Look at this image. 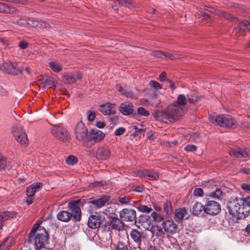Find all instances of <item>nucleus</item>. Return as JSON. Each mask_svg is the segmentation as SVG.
Here are the masks:
<instances>
[{
	"label": "nucleus",
	"mask_w": 250,
	"mask_h": 250,
	"mask_svg": "<svg viewBox=\"0 0 250 250\" xmlns=\"http://www.w3.org/2000/svg\"><path fill=\"white\" fill-rule=\"evenodd\" d=\"M19 47L22 49L27 48L28 46V43L27 42L21 41L19 43Z\"/></svg>",
	"instance_id": "nucleus-56"
},
{
	"label": "nucleus",
	"mask_w": 250,
	"mask_h": 250,
	"mask_svg": "<svg viewBox=\"0 0 250 250\" xmlns=\"http://www.w3.org/2000/svg\"><path fill=\"white\" fill-rule=\"evenodd\" d=\"M49 235L44 228H41L32 233L30 231L28 235V241L34 244L36 249L43 248L48 243Z\"/></svg>",
	"instance_id": "nucleus-4"
},
{
	"label": "nucleus",
	"mask_w": 250,
	"mask_h": 250,
	"mask_svg": "<svg viewBox=\"0 0 250 250\" xmlns=\"http://www.w3.org/2000/svg\"><path fill=\"white\" fill-rule=\"evenodd\" d=\"M110 155V151L106 148L98 149L96 151V157L99 160H106Z\"/></svg>",
	"instance_id": "nucleus-23"
},
{
	"label": "nucleus",
	"mask_w": 250,
	"mask_h": 250,
	"mask_svg": "<svg viewBox=\"0 0 250 250\" xmlns=\"http://www.w3.org/2000/svg\"><path fill=\"white\" fill-rule=\"evenodd\" d=\"M187 214V210L185 208H179L175 210L174 218L176 221H181Z\"/></svg>",
	"instance_id": "nucleus-30"
},
{
	"label": "nucleus",
	"mask_w": 250,
	"mask_h": 250,
	"mask_svg": "<svg viewBox=\"0 0 250 250\" xmlns=\"http://www.w3.org/2000/svg\"><path fill=\"white\" fill-rule=\"evenodd\" d=\"M51 132L57 139L63 142H67L71 139V136L67 130L61 124L52 125Z\"/></svg>",
	"instance_id": "nucleus-6"
},
{
	"label": "nucleus",
	"mask_w": 250,
	"mask_h": 250,
	"mask_svg": "<svg viewBox=\"0 0 250 250\" xmlns=\"http://www.w3.org/2000/svg\"><path fill=\"white\" fill-rule=\"evenodd\" d=\"M209 121L213 124L223 127L236 128L238 126L237 122L231 116L228 114H221L218 116H210Z\"/></svg>",
	"instance_id": "nucleus-5"
},
{
	"label": "nucleus",
	"mask_w": 250,
	"mask_h": 250,
	"mask_svg": "<svg viewBox=\"0 0 250 250\" xmlns=\"http://www.w3.org/2000/svg\"><path fill=\"white\" fill-rule=\"evenodd\" d=\"M158 178L159 174L157 172L147 170L146 179L149 180H154L157 179Z\"/></svg>",
	"instance_id": "nucleus-37"
},
{
	"label": "nucleus",
	"mask_w": 250,
	"mask_h": 250,
	"mask_svg": "<svg viewBox=\"0 0 250 250\" xmlns=\"http://www.w3.org/2000/svg\"><path fill=\"white\" fill-rule=\"evenodd\" d=\"M205 212L209 215H214L221 211V206L217 202L209 201L205 205Z\"/></svg>",
	"instance_id": "nucleus-11"
},
{
	"label": "nucleus",
	"mask_w": 250,
	"mask_h": 250,
	"mask_svg": "<svg viewBox=\"0 0 250 250\" xmlns=\"http://www.w3.org/2000/svg\"><path fill=\"white\" fill-rule=\"evenodd\" d=\"M42 223V221L39 220L37 222V223L34 225L32 227L31 231H32V233H33L35 231H37V230L40 229L41 228H44L43 227H41L40 225Z\"/></svg>",
	"instance_id": "nucleus-47"
},
{
	"label": "nucleus",
	"mask_w": 250,
	"mask_h": 250,
	"mask_svg": "<svg viewBox=\"0 0 250 250\" xmlns=\"http://www.w3.org/2000/svg\"><path fill=\"white\" fill-rule=\"evenodd\" d=\"M147 250H159V249L157 248L155 246L149 245L147 246Z\"/></svg>",
	"instance_id": "nucleus-64"
},
{
	"label": "nucleus",
	"mask_w": 250,
	"mask_h": 250,
	"mask_svg": "<svg viewBox=\"0 0 250 250\" xmlns=\"http://www.w3.org/2000/svg\"><path fill=\"white\" fill-rule=\"evenodd\" d=\"M16 213L15 211H4L0 212V221L2 222L16 216Z\"/></svg>",
	"instance_id": "nucleus-28"
},
{
	"label": "nucleus",
	"mask_w": 250,
	"mask_h": 250,
	"mask_svg": "<svg viewBox=\"0 0 250 250\" xmlns=\"http://www.w3.org/2000/svg\"><path fill=\"white\" fill-rule=\"evenodd\" d=\"M188 100L190 103H194L197 101V96L194 91H192L187 95Z\"/></svg>",
	"instance_id": "nucleus-41"
},
{
	"label": "nucleus",
	"mask_w": 250,
	"mask_h": 250,
	"mask_svg": "<svg viewBox=\"0 0 250 250\" xmlns=\"http://www.w3.org/2000/svg\"><path fill=\"white\" fill-rule=\"evenodd\" d=\"M137 113L139 115L145 117H147L149 115L148 111L146 110L143 107H138L137 109Z\"/></svg>",
	"instance_id": "nucleus-43"
},
{
	"label": "nucleus",
	"mask_w": 250,
	"mask_h": 250,
	"mask_svg": "<svg viewBox=\"0 0 250 250\" xmlns=\"http://www.w3.org/2000/svg\"><path fill=\"white\" fill-rule=\"evenodd\" d=\"M187 99L186 96L183 94H179L177 97V101L174 103H176L178 105L182 106L187 104Z\"/></svg>",
	"instance_id": "nucleus-33"
},
{
	"label": "nucleus",
	"mask_w": 250,
	"mask_h": 250,
	"mask_svg": "<svg viewBox=\"0 0 250 250\" xmlns=\"http://www.w3.org/2000/svg\"><path fill=\"white\" fill-rule=\"evenodd\" d=\"M164 210L165 212L168 215L170 214L173 209L170 202H167L164 205Z\"/></svg>",
	"instance_id": "nucleus-42"
},
{
	"label": "nucleus",
	"mask_w": 250,
	"mask_h": 250,
	"mask_svg": "<svg viewBox=\"0 0 250 250\" xmlns=\"http://www.w3.org/2000/svg\"><path fill=\"white\" fill-rule=\"evenodd\" d=\"M180 248L181 250H198V247L194 242L187 240L181 244Z\"/></svg>",
	"instance_id": "nucleus-24"
},
{
	"label": "nucleus",
	"mask_w": 250,
	"mask_h": 250,
	"mask_svg": "<svg viewBox=\"0 0 250 250\" xmlns=\"http://www.w3.org/2000/svg\"><path fill=\"white\" fill-rule=\"evenodd\" d=\"M75 136L77 140L80 141H85L88 137V129L82 122H79L75 128Z\"/></svg>",
	"instance_id": "nucleus-8"
},
{
	"label": "nucleus",
	"mask_w": 250,
	"mask_h": 250,
	"mask_svg": "<svg viewBox=\"0 0 250 250\" xmlns=\"http://www.w3.org/2000/svg\"><path fill=\"white\" fill-rule=\"evenodd\" d=\"M150 102L153 106L157 107L160 103L161 100L157 95L154 94L151 96Z\"/></svg>",
	"instance_id": "nucleus-36"
},
{
	"label": "nucleus",
	"mask_w": 250,
	"mask_h": 250,
	"mask_svg": "<svg viewBox=\"0 0 250 250\" xmlns=\"http://www.w3.org/2000/svg\"><path fill=\"white\" fill-rule=\"evenodd\" d=\"M162 227L166 232L171 235L178 233L180 230L179 226L171 220H166L163 221Z\"/></svg>",
	"instance_id": "nucleus-10"
},
{
	"label": "nucleus",
	"mask_w": 250,
	"mask_h": 250,
	"mask_svg": "<svg viewBox=\"0 0 250 250\" xmlns=\"http://www.w3.org/2000/svg\"><path fill=\"white\" fill-rule=\"evenodd\" d=\"M207 196L217 200H222L223 197V192L220 188H217L214 191L209 193Z\"/></svg>",
	"instance_id": "nucleus-29"
},
{
	"label": "nucleus",
	"mask_w": 250,
	"mask_h": 250,
	"mask_svg": "<svg viewBox=\"0 0 250 250\" xmlns=\"http://www.w3.org/2000/svg\"><path fill=\"white\" fill-rule=\"evenodd\" d=\"M150 216L154 221L158 222H160L163 220V217L160 214L154 211L151 213Z\"/></svg>",
	"instance_id": "nucleus-44"
},
{
	"label": "nucleus",
	"mask_w": 250,
	"mask_h": 250,
	"mask_svg": "<svg viewBox=\"0 0 250 250\" xmlns=\"http://www.w3.org/2000/svg\"><path fill=\"white\" fill-rule=\"evenodd\" d=\"M229 213L238 219H242L248 216L250 211L245 208L241 198L231 199L228 204Z\"/></svg>",
	"instance_id": "nucleus-3"
},
{
	"label": "nucleus",
	"mask_w": 250,
	"mask_h": 250,
	"mask_svg": "<svg viewBox=\"0 0 250 250\" xmlns=\"http://www.w3.org/2000/svg\"><path fill=\"white\" fill-rule=\"evenodd\" d=\"M167 86L171 87L172 89L176 88L174 83L170 80L167 79Z\"/></svg>",
	"instance_id": "nucleus-57"
},
{
	"label": "nucleus",
	"mask_w": 250,
	"mask_h": 250,
	"mask_svg": "<svg viewBox=\"0 0 250 250\" xmlns=\"http://www.w3.org/2000/svg\"><path fill=\"white\" fill-rule=\"evenodd\" d=\"M125 131V129L124 127H120L118 129H117L115 132L114 134L116 136H120L122 135L124 132Z\"/></svg>",
	"instance_id": "nucleus-55"
},
{
	"label": "nucleus",
	"mask_w": 250,
	"mask_h": 250,
	"mask_svg": "<svg viewBox=\"0 0 250 250\" xmlns=\"http://www.w3.org/2000/svg\"><path fill=\"white\" fill-rule=\"evenodd\" d=\"M33 26H38L39 24L41 25V26L42 27H47L48 26H49V24L45 22H39L37 21H33Z\"/></svg>",
	"instance_id": "nucleus-51"
},
{
	"label": "nucleus",
	"mask_w": 250,
	"mask_h": 250,
	"mask_svg": "<svg viewBox=\"0 0 250 250\" xmlns=\"http://www.w3.org/2000/svg\"><path fill=\"white\" fill-rule=\"evenodd\" d=\"M205 212V205L201 203L196 202L192 208V213L195 215H202Z\"/></svg>",
	"instance_id": "nucleus-27"
},
{
	"label": "nucleus",
	"mask_w": 250,
	"mask_h": 250,
	"mask_svg": "<svg viewBox=\"0 0 250 250\" xmlns=\"http://www.w3.org/2000/svg\"><path fill=\"white\" fill-rule=\"evenodd\" d=\"M82 205V200H77L68 204V207L71 211L69 212L65 210L59 211L57 215V218L60 221L64 222H68L71 218L75 222L79 221L81 219V211L80 207Z\"/></svg>",
	"instance_id": "nucleus-2"
},
{
	"label": "nucleus",
	"mask_w": 250,
	"mask_h": 250,
	"mask_svg": "<svg viewBox=\"0 0 250 250\" xmlns=\"http://www.w3.org/2000/svg\"><path fill=\"white\" fill-rule=\"evenodd\" d=\"M105 124L103 122H98L96 124V126L99 128H103Z\"/></svg>",
	"instance_id": "nucleus-62"
},
{
	"label": "nucleus",
	"mask_w": 250,
	"mask_h": 250,
	"mask_svg": "<svg viewBox=\"0 0 250 250\" xmlns=\"http://www.w3.org/2000/svg\"><path fill=\"white\" fill-rule=\"evenodd\" d=\"M250 29V22L244 20L240 21L238 26L235 28L234 31L236 34H239V36L243 35L244 32L246 30Z\"/></svg>",
	"instance_id": "nucleus-16"
},
{
	"label": "nucleus",
	"mask_w": 250,
	"mask_h": 250,
	"mask_svg": "<svg viewBox=\"0 0 250 250\" xmlns=\"http://www.w3.org/2000/svg\"><path fill=\"white\" fill-rule=\"evenodd\" d=\"M196 149L197 147L193 145H188L185 147V150L188 152H193Z\"/></svg>",
	"instance_id": "nucleus-52"
},
{
	"label": "nucleus",
	"mask_w": 250,
	"mask_h": 250,
	"mask_svg": "<svg viewBox=\"0 0 250 250\" xmlns=\"http://www.w3.org/2000/svg\"><path fill=\"white\" fill-rule=\"evenodd\" d=\"M111 226L113 229L119 231L122 229L123 228V225L121 221L118 219H113L111 222Z\"/></svg>",
	"instance_id": "nucleus-34"
},
{
	"label": "nucleus",
	"mask_w": 250,
	"mask_h": 250,
	"mask_svg": "<svg viewBox=\"0 0 250 250\" xmlns=\"http://www.w3.org/2000/svg\"><path fill=\"white\" fill-rule=\"evenodd\" d=\"M151 54L154 57L161 58H163V57L165 56V54L163 52L158 50L152 51Z\"/></svg>",
	"instance_id": "nucleus-49"
},
{
	"label": "nucleus",
	"mask_w": 250,
	"mask_h": 250,
	"mask_svg": "<svg viewBox=\"0 0 250 250\" xmlns=\"http://www.w3.org/2000/svg\"><path fill=\"white\" fill-rule=\"evenodd\" d=\"M104 134L98 129L92 130L90 134V139L95 142H98L104 138Z\"/></svg>",
	"instance_id": "nucleus-25"
},
{
	"label": "nucleus",
	"mask_w": 250,
	"mask_h": 250,
	"mask_svg": "<svg viewBox=\"0 0 250 250\" xmlns=\"http://www.w3.org/2000/svg\"><path fill=\"white\" fill-rule=\"evenodd\" d=\"M87 115L88 118V120L89 121H93L95 118V113L91 110H89L87 112Z\"/></svg>",
	"instance_id": "nucleus-54"
},
{
	"label": "nucleus",
	"mask_w": 250,
	"mask_h": 250,
	"mask_svg": "<svg viewBox=\"0 0 250 250\" xmlns=\"http://www.w3.org/2000/svg\"><path fill=\"white\" fill-rule=\"evenodd\" d=\"M241 199L242 200L245 208L250 207V195L248 196L245 198H241Z\"/></svg>",
	"instance_id": "nucleus-50"
},
{
	"label": "nucleus",
	"mask_w": 250,
	"mask_h": 250,
	"mask_svg": "<svg viewBox=\"0 0 250 250\" xmlns=\"http://www.w3.org/2000/svg\"><path fill=\"white\" fill-rule=\"evenodd\" d=\"M111 197L108 195H104L101 198L92 200L90 203L97 208H100L104 206L108 202Z\"/></svg>",
	"instance_id": "nucleus-19"
},
{
	"label": "nucleus",
	"mask_w": 250,
	"mask_h": 250,
	"mask_svg": "<svg viewBox=\"0 0 250 250\" xmlns=\"http://www.w3.org/2000/svg\"><path fill=\"white\" fill-rule=\"evenodd\" d=\"M57 83V81L50 76L47 77L44 81V86L47 87H51L53 86L56 85Z\"/></svg>",
	"instance_id": "nucleus-31"
},
{
	"label": "nucleus",
	"mask_w": 250,
	"mask_h": 250,
	"mask_svg": "<svg viewBox=\"0 0 250 250\" xmlns=\"http://www.w3.org/2000/svg\"><path fill=\"white\" fill-rule=\"evenodd\" d=\"M123 95H125L127 97L133 98L134 97V94L133 93L129 90L125 89Z\"/></svg>",
	"instance_id": "nucleus-58"
},
{
	"label": "nucleus",
	"mask_w": 250,
	"mask_h": 250,
	"mask_svg": "<svg viewBox=\"0 0 250 250\" xmlns=\"http://www.w3.org/2000/svg\"><path fill=\"white\" fill-rule=\"evenodd\" d=\"M3 67L6 72L12 75H19L21 73L22 68L17 62L7 61L3 64Z\"/></svg>",
	"instance_id": "nucleus-9"
},
{
	"label": "nucleus",
	"mask_w": 250,
	"mask_h": 250,
	"mask_svg": "<svg viewBox=\"0 0 250 250\" xmlns=\"http://www.w3.org/2000/svg\"><path fill=\"white\" fill-rule=\"evenodd\" d=\"M117 89L122 94H124L125 89H124L120 84H118L116 86Z\"/></svg>",
	"instance_id": "nucleus-63"
},
{
	"label": "nucleus",
	"mask_w": 250,
	"mask_h": 250,
	"mask_svg": "<svg viewBox=\"0 0 250 250\" xmlns=\"http://www.w3.org/2000/svg\"><path fill=\"white\" fill-rule=\"evenodd\" d=\"M241 188L243 189L246 191H250V185L248 184H243L241 185Z\"/></svg>",
	"instance_id": "nucleus-61"
},
{
	"label": "nucleus",
	"mask_w": 250,
	"mask_h": 250,
	"mask_svg": "<svg viewBox=\"0 0 250 250\" xmlns=\"http://www.w3.org/2000/svg\"><path fill=\"white\" fill-rule=\"evenodd\" d=\"M139 224L143 228L148 229L152 227V222L150 216L141 215L139 217Z\"/></svg>",
	"instance_id": "nucleus-17"
},
{
	"label": "nucleus",
	"mask_w": 250,
	"mask_h": 250,
	"mask_svg": "<svg viewBox=\"0 0 250 250\" xmlns=\"http://www.w3.org/2000/svg\"><path fill=\"white\" fill-rule=\"evenodd\" d=\"M167 80L166 73L162 72L159 75V80L161 82L167 81Z\"/></svg>",
	"instance_id": "nucleus-59"
},
{
	"label": "nucleus",
	"mask_w": 250,
	"mask_h": 250,
	"mask_svg": "<svg viewBox=\"0 0 250 250\" xmlns=\"http://www.w3.org/2000/svg\"><path fill=\"white\" fill-rule=\"evenodd\" d=\"M7 239H6L0 245V250H8V246H6V243Z\"/></svg>",
	"instance_id": "nucleus-60"
},
{
	"label": "nucleus",
	"mask_w": 250,
	"mask_h": 250,
	"mask_svg": "<svg viewBox=\"0 0 250 250\" xmlns=\"http://www.w3.org/2000/svg\"><path fill=\"white\" fill-rule=\"evenodd\" d=\"M7 164L5 158L0 154V171L3 172L5 170Z\"/></svg>",
	"instance_id": "nucleus-39"
},
{
	"label": "nucleus",
	"mask_w": 250,
	"mask_h": 250,
	"mask_svg": "<svg viewBox=\"0 0 250 250\" xmlns=\"http://www.w3.org/2000/svg\"><path fill=\"white\" fill-rule=\"evenodd\" d=\"M78 161V158L73 155H69L65 159L66 163L69 166H73L76 164Z\"/></svg>",
	"instance_id": "nucleus-35"
},
{
	"label": "nucleus",
	"mask_w": 250,
	"mask_h": 250,
	"mask_svg": "<svg viewBox=\"0 0 250 250\" xmlns=\"http://www.w3.org/2000/svg\"><path fill=\"white\" fill-rule=\"evenodd\" d=\"M147 174V170L146 169H141L137 172V175L139 177L144 178L146 179Z\"/></svg>",
	"instance_id": "nucleus-53"
},
{
	"label": "nucleus",
	"mask_w": 250,
	"mask_h": 250,
	"mask_svg": "<svg viewBox=\"0 0 250 250\" xmlns=\"http://www.w3.org/2000/svg\"><path fill=\"white\" fill-rule=\"evenodd\" d=\"M130 236L134 243L135 248L142 249V233L137 230L132 229L130 232Z\"/></svg>",
	"instance_id": "nucleus-14"
},
{
	"label": "nucleus",
	"mask_w": 250,
	"mask_h": 250,
	"mask_svg": "<svg viewBox=\"0 0 250 250\" xmlns=\"http://www.w3.org/2000/svg\"><path fill=\"white\" fill-rule=\"evenodd\" d=\"M119 111L125 115H129L133 112V105L131 103H123L120 106Z\"/></svg>",
	"instance_id": "nucleus-20"
},
{
	"label": "nucleus",
	"mask_w": 250,
	"mask_h": 250,
	"mask_svg": "<svg viewBox=\"0 0 250 250\" xmlns=\"http://www.w3.org/2000/svg\"><path fill=\"white\" fill-rule=\"evenodd\" d=\"M149 85L154 88L156 89H160L162 88L161 85L158 83L157 82L151 80L149 82Z\"/></svg>",
	"instance_id": "nucleus-48"
},
{
	"label": "nucleus",
	"mask_w": 250,
	"mask_h": 250,
	"mask_svg": "<svg viewBox=\"0 0 250 250\" xmlns=\"http://www.w3.org/2000/svg\"><path fill=\"white\" fill-rule=\"evenodd\" d=\"M120 217L124 221H133L136 219V212L134 209L124 208L120 212Z\"/></svg>",
	"instance_id": "nucleus-12"
},
{
	"label": "nucleus",
	"mask_w": 250,
	"mask_h": 250,
	"mask_svg": "<svg viewBox=\"0 0 250 250\" xmlns=\"http://www.w3.org/2000/svg\"><path fill=\"white\" fill-rule=\"evenodd\" d=\"M193 195L197 197H202L204 195L203 190L200 188H195L193 190Z\"/></svg>",
	"instance_id": "nucleus-45"
},
{
	"label": "nucleus",
	"mask_w": 250,
	"mask_h": 250,
	"mask_svg": "<svg viewBox=\"0 0 250 250\" xmlns=\"http://www.w3.org/2000/svg\"><path fill=\"white\" fill-rule=\"evenodd\" d=\"M117 250H129L127 246L122 242H119L116 246Z\"/></svg>",
	"instance_id": "nucleus-46"
},
{
	"label": "nucleus",
	"mask_w": 250,
	"mask_h": 250,
	"mask_svg": "<svg viewBox=\"0 0 250 250\" xmlns=\"http://www.w3.org/2000/svg\"><path fill=\"white\" fill-rule=\"evenodd\" d=\"M229 154L231 156L237 158H246L248 156L247 151L240 148L231 149Z\"/></svg>",
	"instance_id": "nucleus-22"
},
{
	"label": "nucleus",
	"mask_w": 250,
	"mask_h": 250,
	"mask_svg": "<svg viewBox=\"0 0 250 250\" xmlns=\"http://www.w3.org/2000/svg\"><path fill=\"white\" fill-rule=\"evenodd\" d=\"M101 224V220L100 216L96 215H91L89 216L88 221V227L92 229L99 228Z\"/></svg>",
	"instance_id": "nucleus-18"
},
{
	"label": "nucleus",
	"mask_w": 250,
	"mask_h": 250,
	"mask_svg": "<svg viewBox=\"0 0 250 250\" xmlns=\"http://www.w3.org/2000/svg\"><path fill=\"white\" fill-rule=\"evenodd\" d=\"M137 208L140 211L146 213H149L152 210L151 208H149L146 205H139L138 207H137Z\"/></svg>",
	"instance_id": "nucleus-40"
},
{
	"label": "nucleus",
	"mask_w": 250,
	"mask_h": 250,
	"mask_svg": "<svg viewBox=\"0 0 250 250\" xmlns=\"http://www.w3.org/2000/svg\"><path fill=\"white\" fill-rule=\"evenodd\" d=\"M114 106V104L110 103H106L101 105L99 107V110L102 112L104 115H113L116 113Z\"/></svg>",
	"instance_id": "nucleus-15"
},
{
	"label": "nucleus",
	"mask_w": 250,
	"mask_h": 250,
	"mask_svg": "<svg viewBox=\"0 0 250 250\" xmlns=\"http://www.w3.org/2000/svg\"><path fill=\"white\" fill-rule=\"evenodd\" d=\"M42 186L41 183L32 184L26 189V195L28 197H34L35 193L37 192Z\"/></svg>",
	"instance_id": "nucleus-21"
},
{
	"label": "nucleus",
	"mask_w": 250,
	"mask_h": 250,
	"mask_svg": "<svg viewBox=\"0 0 250 250\" xmlns=\"http://www.w3.org/2000/svg\"><path fill=\"white\" fill-rule=\"evenodd\" d=\"M49 66L55 72H59L62 69V65L57 62H49Z\"/></svg>",
	"instance_id": "nucleus-32"
},
{
	"label": "nucleus",
	"mask_w": 250,
	"mask_h": 250,
	"mask_svg": "<svg viewBox=\"0 0 250 250\" xmlns=\"http://www.w3.org/2000/svg\"><path fill=\"white\" fill-rule=\"evenodd\" d=\"M13 133L15 139L20 145L24 147L28 146V140L27 135L21 127H15Z\"/></svg>",
	"instance_id": "nucleus-7"
},
{
	"label": "nucleus",
	"mask_w": 250,
	"mask_h": 250,
	"mask_svg": "<svg viewBox=\"0 0 250 250\" xmlns=\"http://www.w3.org/2000/svg\"><path fill=\"white\" fill-rule=\"evenodd\" d=\"M118 201L122 205H130L133 206L134 204L135 203V202L133 201L129 196L124 194L121 195L118 197Z\"/></svg>",
	"instance_id": "nucleus-26"
},
{
	"label": "nucleus",
	"mask_w": 250,
	"mask_h": 250,
	"mask_svg": "<svg viewBox=\"0 0 250 250\" xmlns=\"http://www.w3.org/2000/svg\"><path fill=\"white\" fill-rule=\"evenodd\" d=\"M185 111L186 109L184 107L173 103L162 111L156 112L154 116L157 120L163 123H174L184 114Z\"/></svg>",
	"instance_id": "nucleus-1"
},
{
	"label": "nucleus",
	"mask_w": 250,
	"mask_h": 250,
	"mask_svg": "<svg viewBox=\"0 0 250 250\" xmlns=\"http://www.w3.org/2000/svg\"><path fill=\"white\" fill-rule=\"evenodd\" d=\"M12 7L7 4L0 2V13H10Z\"/></svg>",
	"instance_id": "nucleus-38"
},
{
	"label": "nucleus",
	"mask_w": 250,
	"mask_h": 250,
	"mask_svg": "<svg viewBox=\"0 0 250 250\" xmlns=\"http://www.w3.org/2000/svg\"><path fill=\"white\" fill-rule=\"evenodd\" d=\"M83 77L81 72L67 73L63 75L62 81L66 83H72Z\"/></svg>",
	"instance_id": "nucleus-13"
}]
</instances>
